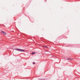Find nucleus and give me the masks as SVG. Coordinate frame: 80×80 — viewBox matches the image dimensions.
Instances as JSON below:
<instances>
[{
	"label": "nucleus",
	"instance_id": "obj_1",
	"mask_svg": "<svg viewBox=\"0 0 80 80\" xmlns=\"http://www.w3.org/2000/svg\"><path fill=\"white\" fill-rule=\"evenodd\" d=\"M16 50H18V51L19 52H25V50L20 49L17 48Z\"/></svg>",
	"mask_w": 80,
	"mask_h": 80
},
{
	"label": "nucleus",
	"instance_id": "obj_2",
	"mask_svg": "<svg viewBox=\"0 0 80 80\" xmlns=\"http://www.w3.org/2000/svg\"><path fill=\"white\" fill-rule=\"evenodd\" d=\"M1 33H2V34H3V35H6V33L3 32V31H1Z\"/></svg>",
	"mask_w": 80,
	"mask_h": 80
},
{
	"label": "nucleus",
	"instance_id": "obj_3",
	"mask_svg": "<svg viewBox=\"0 0 80 80\" xmlns=\"http://www.w3.org/2000/svg\"><path fill=\"white\" fill-rule=\"evenodd\" d=\"M66 60H73V59L70 58H68L66 59Z\"/></svg>",
	"mask_w": 80,
	"mask_h": 80
},
{
	"label": "nucleus",
	"instance_id": "obj_4",
	"mask_svg": "<svg viewBox=\"0 0 80 80\" xmlns=\"http://www.w3.org/2000/svg\"><path fill=\"white\" fill-rule=\"evenodd\" d=\"M32 55H34V54H35V52H32Z\"/></svg>",
	"mask_w": 80,
	"mask_h": 80
},
{
	"label": "nucleus",
	"instance_id": "obj_5",
	"mask_svg": "<svg viewBox=\"0 0 80 80\" xmlns=\"http://www.w3.org/2000/svg\"><path fill=\"white\" fill-rule=\"evenodd\" d=\"M33 64L34 65V64H35V62H34L33 63Z\"/></svg>",
	"mask_w": 80,
	"mask_h": 80
},
{
	"label": "nucleus",
	"instance_id": "obj_6",
	"mask_svg": "<svg viewBox=\"0 0 80 80\" xmlns=\"http://www.w3.org/2000/svg\"><path fill=\"white\" fill-rule=\"evenodd\" d=\"M44 47H46V48H47V47L46 46H44Z\"/></svg>",
	"mask_w": 80,
	"mask_h": 80
}]
</instances>
